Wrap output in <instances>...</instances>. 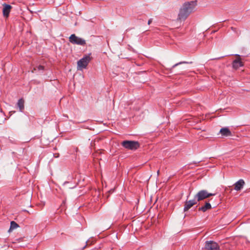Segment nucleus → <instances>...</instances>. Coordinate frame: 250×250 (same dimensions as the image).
Wrapping results in <instances>:
<instances>
[{
  "instance_id": "6e6552de",
  "label": "nucleus",
  "mask_w": 250,
  "mask_h": 250,
  "mask_svg": "<svg viewBox=\"0 0 250 250\" xmlns=\"http://www.w3.org/2000/svg\"><path fill=\"white\" fill-rule=\"evenodd\" d=\"M3 7L2 9V13L4 17H8L9 16V14L10 13V12L11 11V9L12 8V6L9 5L6 3H4Z\"/></svg>"
},
{
  "instance_id": "a211bd4d",
  "label": "nucleus",
  "mask_w": 250,
  "mask_h": 250,
  "mask_svg": "<svg viewBox=\"0 0 250 250\" xmlns=\"http://www.w3.org/2000/svg\"><path fill=\"white\" fill-rule=\"evenodd\" d=\"M68 183V182H65L63 183V185H65L66 184Z\"/></svg>"
},
{
  "instance_id": "6ab92c4d",
  "label": "nucleus",
  "mask_w": 250,
  "mask_h": 250,
  "mask_svg": "<svg viewBox=\"0 0 250 250\" xmlns=\"http://www.w3.org/2000/svg\"><path fill=\"white\" fill-rule=\"evenodd\" d=\"M234 55L236 56H238L239 57H240V55H238V54H235Z\"/></svg>"
},
{
  "instance_id": "423d86ee",
  "label": "nucleus",
  "mask_w": 250,
  "mask_h": 250,
  "mask_svg": "<svg viewBox=\"0 0 250 250\" xmlns=\"http://www.w3.org/2000/svg\"><path fill=\"white\" fill-rule=\"evenodd\" d=\"M205 249L206 250H220L218 244L212 241L206 242Z\"/></svg>"
},
{
  "instance_id": "20e7f679",
  "label": "nucleus",
  "mask_w": 250,
  "mask_h": 250,
  "mask_svg": "<svg viewBox=\"0 0 250 250\" xmlns=\"http://www.w3.org/2000/svg\"><path fill=\"white\" fill-rule=\"evenodd\" d=\"M215 195V193H208L206 190H201L198 192V193L195 195L194 197L197 202H198Z\"/></svg>"
},
{
  "instance_id": "1a4fd4ad",
  "label": "nucleus",
  "mask_w": 250,
  "mask_h": 250,
  "mask_svg": "<svg viewBox=\"0 0 250 250\" xmlns=\"http://www.w3.org/2000/svg\"><path fill=\"white\" fill-rule=\"evenodd\" d=\"M244 185V181L243 179H240L234 184V189L236 191H239L243 188Z\"/></svg>"
},
{
  "instance_id": "ddd939ff",
  "label": "nucleus",
  "mask_w": 250,
  "mask_h": 250,
  "mask_svg": "<svg viewBox=\"0 0 250 250\" xmlns=\"http://www.w3.org/2000/svg\"><path fill=\"white\" fill-rule=\"evenodd\" d=\"M17 106L19 108L20 111L22 112L24 109V100L22 99H20L18 100Z\"/></svg>"
},
{
  "instance_id": "0eeeda50",
  "label": "nucleus",
  "mask_w": 250,
  "mask_h": 250,
  "mask_svg": "<svg viewBox=\"0 0 250 250\" xmlns=\"http://www.w3.org/2000/svg\"><path fill=\"white\" fill-rule=\"evenodd\" d=\"M197 203V201L196 200V199L195 198L192 200L187 201L185 202V207L184 208V211H188L193 205H196Z\"/></svg>"
},
{
  "instance_id": "4468645a",
  "label": "nucleus",
  "mask_w": 250,
  "mask_h": 250,
  "mask_svg": "<svg viewBox=\"0 0 250 250\" xmlns=\"http://www.w3.org/2000/svg\"><path fill=\"white\" fill-rule=\"evenodd\" d=\"M19 227V226L18 224L17 223H16L15 221H11L10 223V227L9 231H10L11 230H13L14 229H16L17 228H18Z\"/></svg>"
},
{
  "instance_id": "39448f33",
  "label": "nucleus",
  "mask_w": 250,
  "mask_h": 250,
  "mask_svg": "<svg viewBox=\"0 0 250 250\" xmlns=\"http://www.w3.org/2000/svg\"><path fill=\"white\" fill-rule=\"evenodd\" d=\"M69 40L71 43L74 44L84 46L86 44L85 40L76 36L75 34H72L69 37Z\"/></svg>"
},
{
  "instance_id": "2eb2a0df",
  "label": "nucleus",
  "mask_w": 250,
  "mask_h": 250,
  "mask_svg": "<svg viewBox=\"0 0 250 250\" xmlns=\"http://www.w3.org/2000/svg\"><path fill=\"white\" fill-rule=\"evenodd\" d=\"M38 69L39 71H42L43 70V66L42 65H39L36 68H34V70L32 71V72L33 73L34 71Z\"/></svg>"
},
{
  "instance_id": "9d476101",
  "label": "nucleus",
  "mask_w": 250,
  "mask_h": 250,
  "mask_svg": "<svg viewBox=\"0 0 250 250\" xmlns=\"http://www.w3.org/2000/svg\"><path fill=\"white\" fill-rule=\"evenodd\" d=\"M220 133L223 136H229L231 135V133L228 128H222L220 130Z\"/></svg>"
},
{
  "instance_id": "9b49d317",
  "label": "nucleus",
  "mask_w": 250,
  "mask_h": 250,
  "mask_svg": "<svg viewBox=\"0 0 250 250\" xmlns=\"http://www.w3.org/2000/svg\"><path fill=\"white\" fill-rule=\"evenodd\" d=\"M243 65V62L240 61V58H238L233 61L232 66L235 69H238L239 67Z\"/></svg>"
},
{
  "instance_id": "f8f14e48",
  "label": "nucleus",
  "mask_w": 250,
  "mask_h": 250,
  "mask_svg": "<svg viewBox=\"0 0 250 250\" xmlns=\"http://www.w3.org/2000/svg\"><path fill=\"white\" fill-rule=\"evenodd\" d=\"M211 208V206L208 202H206L205 205L199 208V211H202L203 212H206L207 210Z\"/></svg>"
},
{
  "instance_id": "f257e3e1",
  "label": "nucleus",
  "mask_w": 250,
  "mask_h": 250,
  "mask_svg": "<svg viewBox=\"0 0 250 250\" xmlns=\"http://www.w3.org/2000/svg\"><path fill=\"white\" fill-rule=\"evenodd\" d=\"M196 5V1L185 2L179 9L177 20L181 21H185L188 16L195 10Z\"/></svg>"
},
{
  "instance_id": "dca6fc26",
  "label": "nucleus",
  "mask_w": 250,
  "mask_h": 250,
  "mask_svg": "<svg viewBox=\"0 0 250 250\" xmlns=\"http://www.w3.org/2000/svg\"><path fill=\"white\" fill-rule=\"evenodd\" d=\"M188 63L187 62H178V63H177L176 64H175L174 65H173L172 66V68H172H174V67H175L176 66H177V65L180 64H182V63Z\"/></svg>"
},
{
  "instance_id": "f3484780",
  "label": "nucleus",
  "mask_w": 250,
  "mask_h": 250,
  "mask_svg": "<svg viewBox=\"0 0 250 250\" xmlns=\"http://www.w3.org/2000/svg\"><path fill=\"white\" fill-rule=\"evenodd\" d=\"M152 19H150L148 21V24H150L152 22Z\"/></svg>"
},
{
  "instance_id": "f03ea898",
  "label": "nucleus",
  "mask_w": 250,
  "mask_h": 250,
  "mask_svg": "<svg viewBox=\"0 0 250 250\" xmlns=\"http://www.w3.org/2000/svg\"><path fill=\"white\" fill-rule=\"evenodd\" d=\"M91 53L84 55L77 62V69L82 70L86 68L88 64L91 60Z\"/></svg>"
},
{
  "instance_id": "7ed1b4c3",
  "label": "nucleus",
  "mask_w": 250,
  "mask_h": 250,
  "mask_svg": "<svg viewBox=\"0 0 250 250\" xmlns=\"http://www.w3.org/2000/svg\"><path fill=\"white\" fill-rule=\"evenodd\" d=\"M122 145L126 149L131 150H135L140 146L139 142L135 141H124L122 143Z\"/></svg>"
}]
</instances>
